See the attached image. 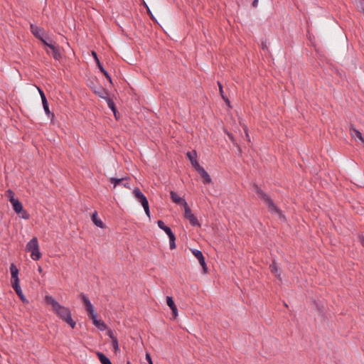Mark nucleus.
<instances>
[{"mask_svg": "<svg viewBox=\"0 0 364 364\" xmlns=\"http://www.w3.org/2000/svg\"><path fill=\"white\" fill-rule=\"evenodd\" d=\"M45 301L47 304L51 305L53 312L64 322L68 323L72 328L76 326V322L72 318L70 310L60 304L52 296L46 295Z\"/></svg>", "mask_w": 364, "mask_h": 364, "instance_id": "obj_1", "label": "nucleus"}, {"mask_svg": "<svg viewBox=\"0 0 364 364\" xmlns=\"http://www.w3.org/2000/svg\"><path fill=\"white\" fill-rule=\"evenodd\" d=\"M254 191L257 193L258 196L266 203V205L268 206L269 211L270 213H276L279 219L282 221L286 220V217L284 215L283 212L279 208L278 206H277L273 200L270 198L269 196L266 194L259 187L257 184L254 183L253 185Z\"/></svg>", "mask_w": 364, "mask_h": 364, "instance_id": "obj_2", "label": "nucleus"}, {"mask_svg": "<svg viewBox=\"0 0 364 364\" xmlns=\"http://www.w3.org/2000/svg\"><path fill=\"white\" fill-rule=\"evenodd\" d=\"M26 250L31 252V257L33 260H38L41 257L39 251L38 242L36 237H33L26 245Z\"/></svg>", "mask_w": 364, "mask_h": 364, "instance_id": "obj_3", "label": "nucleus"}, {"mask_svg": "<svg viewBox=\"0 0 364 364\" xmlns=\"http://www.w3.org/2000/svg\"><path fill=\"white\" fill-rule=\"evenodd\" d=\"M133 193L135 198L138 200L139 202L141 203L143 206L145 213L146 215L150 218V210L149 205V201L146 197L143 194V193L140 191L139 188H135L133 191Z\"/></svg>", "mask_w": 364, "mask_h": 364, "instance_id": "obj_4", "label": "nucleus"}, {"mask_svg": "<svg viewBox=\"0 0 364 364\" xmlns=\"http://www.w3.org/2000/svg\"><path fill=\"white\" fill-rule=\"evenodd\" d=\"M12 204L14 210L18 215L21 214V218L24 220H28L30 218L29 213L25 210L23 208L21 202L16 198H12L10 200Z\"/></svg>", "mask_w": 364, "mask_h": 364, "instance_id": "obj_5", "label": "nucleus"}, {"mask_svg": "<svg viewBox=\"0 0 364 364\" xmlns=\"http://www.w3.org/2000/svg\"><path fill=\"white\" fill-rule=\"evenodd\" d=\"M184 217L186 219L188 220L190 224L192 226H200V223L198 222V220L197 218L194 215V214L192 213L191 209L187 204V206H184Z\"/></svg>", "mask_w": 364, "mask_h": 364, "instance_id": "obj_6", "label": "nucleus"}, {"mask_svg": "<svg viewBox=\"0 0 364 364\" xmlns=\"http://www.w3.org/2000/svg\"><path fill=\"white\" fill-rule=\"evenodd\" d=\"M90 88L93 91L95 94L98 95L100 97L104 99L105 97H107L108 95L107 90L104 88L102 85L97 84L95 85L93 82H92V85H90Z\"/></svg>", "mask_w": 364, "mask_h": 364, "instance_id": "obj_7", "label": "nucleus"}, {"mask_svg": "<svg viewBox=\"0 0 364 364\" xmlns=\"http://www.w3.org/2000/svg\"><path fill=\"white\" fill-rule=\"evenodd\" d=\"M191 251L192 252L193 255L198 259L200 264L203 267L204 272H207L208 267L202 252L196 249H191Z\"/></svg>", "mask_w": 364, "mask_h": 364, "instance_id": "obj_8", "label": "nucleus"}, {"mask_svg": "<svg viewBox=\"0 0 364 364\" xmlns=\"http://www.w3.org/2000/svg\"><path fill=\"white\" fill-rule=\"evenodd\" d=\"M10 272L11 274V285L19 283L18 279V269L14 263H11L10 265Z\"/></svg>", "mask_w": 364, "mask_h": 364, "instance_id": "obj_9", "label": "nucleus"}, {"mask_svg": "<svg viewBox=\"0 0 364 364\" xmlns=\"http://www.w3.org/2000/svg\"><path fill=\"white\" fill-rule=\"evenodd\" d=\"M163 230L168 236L170 249L171 250L175 249L176 247V236H175L174 233L173 232L171 229L168 226H166V228H164Z\"/></svg>", "mask_w": 364, "mask_h": 364, "instance_id": "obj_10", "label": "nucleus"}, {"mask_svg": "<svg viewBox=\"0 0 364 364\" xmlns=\"http://www.w3.org/2000/svg\"><path fill=\"white\" fill-rule=\"evenodd\" d=\"M79 297L82 299L89 315L93 314L95 312L94 307L89 299L83 293H80Z\"/></svg>", "mask_w": 364, "mask_h": 364, "instance_id": "obj_11", "label": "nucleus"}, {"mask_svg": "<svg viewBox=\"0 0 364 364\" xmlns=\"http://www.w3.org/2000/svg\"><path fill=\"white\" fill-rule=\"evenodd\" d=\"M186 156L188 159L190 160L191 165L196 171L201 167V166H200L199 163L196 159L197 154L196 151H188Z\"/></svg>", "mask_w": 364, "mask_h": 364, "instance_id": "obj_12", "label": "nucleus"}, {"mask_svg": "<svg viewBox=\"0 0 364 364\" xmlns=\"http://www.w3.org/2000/svg\"><path fill=\"white\" fill-rule=\"evenodd\" d=\"M89 316L92 318L93 324L97 326L100 331H105L107 328V325L102 320H98L97 318V315L95 312L93 314L89 315Z\"/></svg>", "mask_w": 364, "mask_h": 364, "instance_id": "obj_13", "label": "nucleus"}, {"mask_svg": "<svg viewBox=\"0 0 364 364\" xmlns=\"http://www.w3.org/2000/svg\"><path fill=\"white\" fill-rule=\"evenodd\" d=\"M129 178L124 177L121 178H117L114 177H112L109 178V182L114 185V188H116L117 185H122L124 187L130 188L128 183L124 182L125 181H127Z\"/></svg>", "mask_w": 364, "mask_h": 364, "instance_id": "obj_14", "label": "nucleus"}, {"mask_svg": "<svg viewBox=\"0 0 364 364\" xmlns=\"http://www.w3.org/2000/svg\"><path fill=\"white\" fill-rule=\"evenodd\" d=\"M170 196H171V200L178 204V205H181L182 206H187V202L186 201V200L181 197H180L179 196H178V194L173 191H171L170 192Z\"/></svg>", "mask_w": 364, "mask_h": 364, "instance_id": "obj_15", "label": "nucleus"}, {"mask_svg": "<svg viewBox=\"0 0 364 364\" xmlns=\"http://www.w3.org/2000/svg\"><path fill=\"white\" fill-rule=\"evenodd\" d=\"M30 28H31V33L36 38L41 40L43 38V31L42 28H39L38 26H37L33 23L30 24Z\"/></svg>", "mask_w": 364, "mask_h": 364, "instance_id": "obj_16", "label": "nucleus"}, {"mask_svg": "<svg viewBox=\"0 0 364 364\" xmlns=\"http://www.w3.org/2000/svg\"><path fill=\"white\" fill-rule=\"evenodd\" d=\"M197 171L200 173L201 178H203V182L204 184H210L212 182L210 175L203 168V167L201 166L197 170Z\"/></svg>", "mask_w": 364, "mask_h": 364, "instance_id": "obj_17", "label": "nucleus"}, {"mask_svg": "<svg viewBox=\"0 0 364 364\" xmlns=\"http://www.w3.org/2000/svg\"><path fill=\"white\" fill-rule=\"evenodd\" d=\"M349 132L353 138L358 137L363 143H364V138L361 132L356 129L353 124H350L349 127Z\"/></svg>", "mask_w": 364, "mask_h": 364, "instance_id": "obj_18", "label": "nucleus"}, {"mask_svg": "<svg viewBox=\"0 0 364 364\" xmlns=\"http://www.w3.org/2000/svg\"><path fill=\"white\" fill-rule=\"evenodd\" d=\"M166 304L171 309L173 318H176V316H178V309H177V306L175 304V302L171 296H168L166 297Z\"/></svg>", "mask_w": 364, "mask_h": 364, "instance_id": "obj_19", "label": "nucleus"}, {"mask_svg": "<svg viewBox=\"0 0 364 364\" xmlns=\"http://www.w3.org/2000/svg\"><path fill=\"white\" fill-rule=\"evenodd\" d=\"M49 48L52 51V55L53 58L56 60H59L61 58V54L59 50V46L56 44L55 42H53V46H49Z\"/></svg>", "mask_w": 364, "mask_h": 364, "instance_id": "obj_20", "label": "nucleus"}, {"mask_svg": "<svg viewBox=\"0 0 364 364\" xmlns=\"http://www.w3.org/2000/svg\"><path fill=\"white\" fill-rule=\"evenodd\" d=\"M12 287L14 289V291L16 293V294L18 296L19 299L21 300V301L23 303L28 304V301L26 299V298L23 295V292H22V290L21 289L19 283L16 284L12 285Z\"/></svg>", "mask_w": 364, "mask_h": 364, "instance_id": "obj_21", "label": "nucleus"}, {"mask_svg": "<svg viewBox=\"0 0 364 364\" xmlns=\"http://www.w3.org/2000/svg\"><path fill=\"white\" fill-rule=\"evenodd\" d=\"M42 105L43 107V109L45 111L46 114L50 118L51 121H53V118L55 117V114L50 112L49 107H48V102L47 100H44L42 102Z\"/></svg>", "mask_w": 364, "mask_h": 364, "instance_id": "obj_22", "label": "nucleus"}, {"mask_svg": "<svg viewBox=\"0 0 364 364\" xmlns=\"http://www.w3.org/2000/svg\"><path fill=\"white\" fill-rule=\"evenodd\" d=\"M91 218H92V220L93 222V223L98 228H105V224L104 223L97 218V211H95V213H92V216H91Z\"/></svg>", "mask_w": 364, "mask_h": 364, "instance_id": "obj_23", "label": "nucleus"}, {"mask_svg": "<svg viewBox=\"0 0 364 364\" xmlns=\"http://www.w3.org/2000/svg\"><path fill=\"white\" fill-rule=\"evenodd\" d=\"M269 269L272 274H274L279 279H281V274L279 272V269L275 260L272 261V263L269 265Z\"/></svg>", "mask_w": 364, "mask_h": 364, "instance_id": "obj_24", "label": "nucleus"}, {"mask_svg": "<svg viewBox=\"0 0 364 364\" xmlns=\"http://www.w3.org/2000/svg\"><path fill=\"white\" fill-rule=\"evenodd\" d=\"M96 354L101 364H112L110 360L104 353L97 352Z\"/></svg>", "mask_w": 364, "mask_h": 364, "instance_id": "obj_25", "label": "nucleus"}, {"mask_svg": "<svg viewBox=\"0 0 364 364\" xmlns=\"http://www.w3.org/2000/svg\"><path fill=\"white\" fill-rule=\"evenodd\" d=\"M228 138L230 139V140L232 141V143L233 144V145L237 148V151H238V155L239 156H241L242 155V148L240 147V146L237 143L234 136L231 133H228Z\"/></svg>", "mask_w": 364, "mask_h": 364, "instance_id": "obj_26", "label": "nucleus"}, {"mask_svg": "<svg viewBox=\"0 0 364 364\" xmlns=\"http://www.w3.org/2000/svg\"><path fill=\"white\" fill-rule=\"evenodd\" d=\"M104 99L106 100L108 107L113 112L114 115L116 116V113H117V108H116L114 101L110 97H109L108 95L107 96V97H105Z\"/></svg>", "mask_w": 364, "mask_h": 364, "instance_id": "obj_27", "label": "nucleus"}, {"mask_svg": "<svg viewBox=\"0 0 364 364\" xmlns=\"http://www.w3.org/2000/svg\"><path fill=\"white\" fill-rule=\"evenodd\" d=\"M218 87H219V91H220V94L223 98V100L225 101V104L229 107H231L230 106V102L229 100V99L228 98V97L225 95V94H224V92H223V85L222 84L218 81Z\"/></svg>", "mask_w": 364, "mask_h": 364, "instance_id": "obj_28", "label": "nucleus"}, {"mask_svg": "<svg viewBox=\"0 0 364 364\" xmlns=\"http://www.w3.org/2000/svg\"><path fill=\"white\" fill-rule=\"evenodd\" d=\"M98 68L101 71L102 73L105 76V77L109 81L110 83H112V79L109 75V74L107 73V71L104 68L103 65L100 62H98Z\"/></svg>", "mask_w": 364, "mask_h": 364, "instance_id": "obj_29", "label": "nucleus"}, {"mask_svg": "<svg viewBox=\"0 0 364 364\" xmlns=\"http://www.w3.org/2000/svg\"><path fill=\"white\" fill-rule=\"evenodd\" d=\"M112 347L114 350V352L118 351L119 350V345H118L117 338H113V340H112Z\"/></svg>", "mask_w": 364, "mask_h": 364, "instance_id": "obj_30", "label": "nucleus"}, {"mask_svg": "<svg viewBox=\"0 0 364 364\" xmlns=\"http://www.w3.org/2000/svg\"><path fill=\"white\" fill-rule=\"evenodd\" d=\"M44 46H47L48 48H49V46H53V42L50 40L49 42L45 39L44 38H43L41 40H40Z\"/></svg>", "mask_w": 364, "mask_h": 364, "instance_id": "obj_31", "label": "nucleus"}, {"mask_svg": "<svg viewBox=\"0 0 364 364\" xmlns=\"http://www.w3.org/2000/svg\"><path fill=\"white\" fill-rule=\"evenodd\" d=\"M6 196L9 198V200L12 198H14V193L11 189L6 191Z\"/></svg>", "mask_w": 364, "mask_h": 364, "instance_id": "obj_32", "label": "nucleus"}, {"mask_svg": "<svg viewBox=\"0 0 364 364\" xmlns=\"http://www.w3.org/2000/svg\"><path fill=\"white\" fill-rule=\"evenodd\" d=\"M157 225H158L159 228L160 229H161V230H164V228H166V225L164 224V223L162 220H158V221H157Z\"/></svg>", "mask_w": 364, "mask_h": 364, "instance_id": "obj_33", "label": "nucleus"}, {"mask_svg": "<svg viewBox=\"0 0 364 364\" xmlns=\"http://www.w3.org/2000/svg\"><path fill=\"white\" fill-rule=\"evenodd\" d=\"M38 91H39V93H40V95H41V100H42V102H43L44 100H47V99H46V95H45V93L43 92V91L41 89H40L39 87H38Z\"/></svg>", "mask_w": 364, "mask_h": 364, "instance_id": "obj_34", "label": "nucleus"}, {"mask_svg": "<svg viewBox=\"0 0 364 364\" xmlns=\"http://www.w3.org/2000/svg\"><path fill=\"white\" fill-rule=\"evenodd\" d=\"M146 360H147L149 364H154V363L152 361V359H151V355H150V354L149 353H146Z\"/></svg>", "mask_w": 364, "mask_h": 364, "instance_id": "obj_35", "label": "nucleus"}, {"mask_svg": "<svg viewBox=\"0 0 364 364\" xmlns=\"http://www.w3.org/2000/svg\"><path fill=\"white\" fill-rule=\"evenodd\" d=\"M146 7L147 9V13L149 15L150 18L153 20V21H156L155 17L154 16L153 14L151 13V10L149 9V8L148 7L147 5H146Z\"/></svg>", "mask_w": 364, "mask_h": 364, "instance_id": "obj_36", "label": "nucleus"}, {"mask_svg": "<svg viewBox=\"0 0 364 364\" xmlns=\"http://www.w3.org/2000/svg\"><path fill=\"white\" fill-rule=\"evenodd\" d=\"M92 56L94 57L95 60V62L97 63V65H98V62H100V60L98 59L97 58V55L96 53V52L95 51H92Z\"/></svg>", "mask_w": 364, "mask_h": 364, "instance_id": "obj_37", "label": "nucleus"}, {"mask_svg": "<svg viewBox=\"0 0 364 364\" xmlns=\"http://www.w3.org/2000/svg\"><path fill=\"white\" fill-rule=\"evenodd\" d=\"M107 335L109 336V337L112 340H113V338H117V337H116V336H114V333H113V332H112V330L108 331V332H107Z\"/></svg>", "mask_w": 364, "mask_h": 364, "instance_id": "obj_38", "label": "nucleus"}, {"mask_svg": "<svg viewBox=\"0 0 364 364\" xmlns=\"http://www.w3.org/2000/svg\"><path fill=\"white\" fill-rule=\"evenodd\" d=\"M358 238H359V242L364 247V236L363 235H360L358 237Z\"/></svg>", "mask_w": 364, "mask_h": 364, "instance_id": "obj_39", "label": "nucleus"}, {"mask_svg": "<svg viewBox=\"0 0 364 364\" xmlns=\"http://www.w3.org/2000/svg\"><path fill=\"white\" fill-rule=\"evenodd\" d=\"M245 135H246V139H247V141H250V136H249V134H248V132H247V128L245 127Z\"/></svg>", "mask_w": 364, "mask_h": 364, "instance_id": "obj_40", "label": "nucleus"}, {"mask_svg": "<svg viewBox=\"0 0 364 364\" xmlns=\"http://www.w3.org/2000/svg\"><path fill=\"white\" fill-rule=\"evenodd\" d=\"M258 2H259V1H258V0H254V1H252V6H253V7H257V5H258Z\"/></svg>", "mask_w": 364, "mask_h": 364, "instance_id": "obj_41", "label": "nucleus"}, {"mask_svg": "<svg viewBox=\"0 0 364 364\" xmlns=\"http://www.w3.org/2000/svg\"><path fill=\"white\" fill-rule=\"evenodd\" d=\"M118 114H119V112H117V113H116V116H114L116 119H118Z\"/></svg>", "mask_w": 364, "mask_h": 364, "instance_id": "obj_42", "label": "nucleus"}, {"mask_svg": "<svg viewBox=\"0 0 364 364\" xmlns=\"http://www.w3.org/2000/svg\"><path fill=\"white\" fill-rule=\"evenodd\" d=\"M38 271L41 272V267H38Z\"/></svg>", "mask_w": 364, "mask_h": 364, "instance_id": "obj_43", "label": "nucleus"}, {"mask_svg": "<svg viewBox=\"0 0 364 364\" xmlns=\"http://www.w3.org/2000/svg\"><path fill=\"white\" fill-rule=\"evenodd\" d=\"M127 364H131L129 361H127Z\"/></svg>", "mask_w": 364, "mask_h": 364, "instance_id": "obj_44", "label": "nucleus"}]
</instances>
